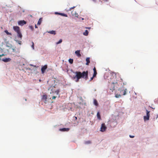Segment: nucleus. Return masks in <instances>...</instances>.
Wrapping results in <instances>:
<instances>
[{
	"label": "nucleus",
	"instance_id": "1",
	"mask_svg": "<svg viewBox=\"0 0 158 158\" xmlns=\"http://www.w3.org/2000/svg\"><path fill=\"white\" fill-rule=\"evenodd\" d=\"M73 73L75 75L73 77L72 79L74 80L75 79L76 82H78L79 79L81 78L85 79L86 80L88 79V71H84L82 73L79 71H76Z\"/></svg>",
	"mask_w": 158,
	"mask_h": 158
},
{
	"label": "nucleus",
	"instance_id": "2",
	"mask_svg": "<svg viewBox=\"0 0 158 158\" xmlns=\"http://www.w3.org/2000/svg\"><path fill=\"white\" fill-rule=\"evenodd\" d=\"M121 81H116L112 83L111 84L110 89L112 91L114 90L115 88H118L119 85L123 82V80L121 79Z\"/></svg>",
	"mask_w": 158,
	"mask_h": 158
},
{
	"label": "nucleus",
	"instance_id": "3",
	"mask_svg": "<svg viewBox=\"0 0 158 158\" xmlns=\"http://www.w3.org/2000/svg\"><path fill=\"white\" fill-rule=\"evenodd\" d=\"M119 91L120 94H119L118 93H115V97L116 98H119L121 96V95H125L126 94L127 89H124L123 86L118 89Z\"/></svg>",
	"mask_w": 158,
	"mask_h": 158
},
{
	"label": "nucleus",
	"instance_id": "4",
	"mask_svg": "<svg viewBox=\"0 0 158 158\" xmlns=\"http://www.w3.org/2000/svg\"><path fill=\"white\" fill-rule=\"evenodd\" d=\"M60 92V90L59 89L56 90L53 88H52L50 94H56V95H59Z\"/></svg>",
	"mask_w": 158,
	"mask_h": 158
},
{
	"label": "nucleus",
	"instance_id": "5",
	"mask_svg": "<svg viewBox=\"0 0 158 158\" xmlns=\"http://www.w3.org/2000/svg\"><path fill=\"white\" fill-rule=\"evenodd\" d=\"M146 115L143 116V119L145 121H146L148 120L150 118V111L146 110Z\"/></svg>",
	"mask_w": 158,
	"mask_h": 158
},
{
	"label": "nucleus",
	"instance_id": "6",
	"mask_svg": "<svg viewBox=\"0 0 158 158\" xmlns=\"http://www.w3.org/2000/svg\"><path fill=\"white\" fill-rule=\"evenodd\" d=\"M106 129L107 127L106 126L105 124L104 123H102L101 124L100 128V131L102 132H104L106 131Z\"/></svg>",
	"mask_w": 158,
	"mask_h": 158
},
{
	"label": "nucleus",
	"instance_id": "7",
	"mask_svg": "<svg viewBox=\"0 0 158 158\" xmlns=\"http://www.w3.org/2000/svg\"><path fill=\"white\" fill-rule=\"evenodd\" d=\"M13 29L17 33H19L20 32V28L18 26H14L13 27Z\"/></svg>",
	"mask_w": 158,
	"mask_h": 158
},
{
	"label": "nucleus",
	"instance_id": "8",
	"mask_svg": "<svg viewBox=\"0 0 158 158\" xmlns=\"http://www.w3.org/2000/svg\"><path fill=\"white\" fill-rule=\"evenodd\" d=\"M27 23V22L24 20H20L18 22V24L20 26H22Z\"/></svg>",
	"mask_w": 158,
	"mask_h": 158
},
{
	"label": "nucleus",
	"instance_id": "9",
	"mask_svg": "<svg viewBox=\"0 0 158 158\" xmlns=\"http://www.w3.org/2000/svg\"><path fill=\"white\" fill-rule=\"evenodd\" d=\"M47 95L46 94H44L42 96V100L44 101L45 103L47 102Z\"/></svg>",
	"mask_w": 158,
	"mask_h": 158
},
{
	"label": "nucleus",
	"instance_id": "10",
	"mask_svg": "<svg viewBox=\"0 0 158 158\" xmlns=\"http://www.w3.org/2000/svg\"><path fill=\"white\" fill-rule=\"evenodd\" d=\"M47 68V66L46 65L42 67L41 70L42 73H44L45 72V71Z\"/></svg>",
	"mask_w": 158,
	"mask_h": 158
},
{
	"label": "nucleus",
	"instance_id": "11",
	"mask_svg": "<svg viewBox=\"0 0 158 158\" xmlns=\"http://www.w3.org/2000/svg\"><path fill=\"white\" fill-rule=\"evenodd\" d=\"M17 34V37L19 38V40H21L22 38V35L21 32L18 33Z\"/></svg>",
	"mask_w": 158,
	"mask_h": 158
},
{
	"label": "nucleus",
	"instance_id": "12",
	"mask_svg": "<svg viewBox=\"0 0 158 158\" xmlns=\"http://www.w3.org/2000/svg\"><path fill=\"white\" fill-rule=\"evenodd\" d=\"M11 60V59L10 58H5V59H3L2 60L5 62H7L10 61Z\"/></svg>",
	"mask_w": 158,
	"mask_h": 158
},
{
	"label": "nucleus",
	"instance_id": "13",
	"mask_svg": "<svg viewBox=\"0 0 158 158\" xmlns=\"http://www.w3.org/2000/svg\"><path fill=\"white\" fill-rule=\"evenodd\" d=\"M80 50H78L75 52V53L78 57H80L81 56V55L80 53Z\"/></svg>",
	"mask_w": 158,
	"mask_h": 158
},
{
	"label": "nucleus",
	"instance_id": "14",
	"mask_svg": "<svg viewBox=\"0 0 158 158\" xmlns=\"http://www.w3.org/2000/svg\"><path fill=\"white\" fill-rule=\"evenodd\" d=\"M69 129L68 128H63L60 129V131H67L69 130Z\"/></svg>",
	"mask_w": 158,
	"mask_h": 158
},
{
	"label": "nucleus",
	"instance_id": "15",
	"mask_svg": "<svg viewBox=\"0 0 158 158\" xmlns=\"http://www.w3.org/2000/svg\"><path fill=\"white\" fill-rule=\"evenodd\" d=\"M89 57H87L86 59V64L87 65H88L89 63H90V60H89Z\"/></svg>",
	"mask_w": 158,
	"mask_h": 158
},
{
	"label": "nucleus",
	"instance_id": "16",
	"mask_svg": "<svg viewBox=\"0 0 158 158\" xmlns=\"http://www.w3.org/2000/svg\"><path fill=\"white\" fill-rule=\"evenodd\" d=\"M94 104L96 106H98V103L97 100L96 99H94Z\"/></svg>",
	"mask_w": 158,
	"mask_h": 158
},
{
	"label": "nucleus",
	"instance_id": "17",
	"mask_svg": "<svg viewBox=\"0 0 158 158\" xmlns=\"http://www.w3.org/2000/svg\"><path fill=\"white\" fill-rule=\"evenodd\" d=\"M48 33L52 34H56V31H48Z\"/></svg>",
	"mask_w": 158,
	"mask_h": 158
},
{
	"label": "nucleus",
	"instance_id": "18",
	"mask_svg": "<svg viewBox=\"0 0 158 158\" xmlns=\"http://www.w3.org/2000/svg\"><path fill=\"white\" fill-rule=\"evenodd\" d=\"M42 18H40L39 19V20H38V22L37 25H40L41 24V23L42 22Z\"/></svg>",
	"mask_w": 158,
	"mask_h": 158
},
{
	"label": "nucleus",
	"instance_id": "19",
	"mask_svg": "<svg viewBox=\"0 0 158 158\" xmlns=\"http://www.w3.org/2000/svg\"><path fill=\"white\" fill-rule=\"evenodd\" d=\"M15 41L17 42L19 44H21V43L22 42L21 41L18 40L16 37L15 38Z\"/></svg>",
	"mask_w": 158,
	"mask_h": 158
},
{
	"label": "nucleus",
	"instance_id": "20",
	"mask_svg": "<svg viewBox=\"0 0 158 158\" xmlns=\"http://www.w3.org/2000/svg\"><path fill=\"white\" fill-rule=\"evenodd\" d=\"M71 13H72V15H73V16H75L76 17H77V16L78 15H77V14H76V12H74L73 13V11L72 12H71Z\"/></svg>",
	"mask_w": 158,
	"mask_h": 158
},
{
	"label": "nucleus",
	"instance_id": "21",
	"mask_svg": "<svg viewBox=\"0 0 158 158\" xmlns=\"http://www.w3.org/2000/svg\"><path fill=\"white\" fill-rule=\"evenodd\" d=\"M97 117L98 119L99 120L101 119V116L99 112H98L97 113Z\"/></svg>",
	"mask_w": 158,
	"mask_h": 158
},
{
	"label": "nucleus",
	"instance_id": "22",
	"mask_svg": "<svg viewBox=\"0 0 158 158\" xmlns=\"http://www.w3.org/2000/svg\"><path fill=\"white\" fill-rule=\"evenodd\" d=\"M88 31L87 30H86L83 33V35H85L87 36L88 35Z\"/></svg>",
	"mask_w": 158,
	"mask_h": 158
},
{
	"label": "nucleus",
	"instance_id": "23",
	"mask_svg": "<svg viewBox=\"0 0 158 158\" xmlns=\"http://www.w3.org/2000/svg\"><path fill=\"white\" fill-rule=\"evenodd\" d=\"M91 143V141L90 140L87 141L85 142V143L86 144H90Z\"/></svg>",
	"mask_w": 158,
	"mask_h": 158
},
{
	"label": "nucleus",
	"instance_id": "24",
	"mask_svg": "<svg viewBox=\"0 0 158 158\" xmlns=\"http://www.w3.org/2000/svg\"><path fill=\"white\" fill-rule=\"evenodd\" d=\"M73 59H69V62L71 64L73 63Z\"/></svg>",
	"mask_w": 158,
	"mask_h": 158
},
{
	"label": "nucleus",
	"instance_id": "25",
	"mask_svg": "<svg viewBox=\"0 0 158 158\" xmlns=\"http://www.w3.org/2000/svg\"><path fill=\"white\" fill-rule=\"evenodd\" d=\"M5 32L6 33L7 35H11L12 34L11 33H10L7 30L5 31Z\"/></svg>",
	"mask_w": 158,
	"mask_h": 158
},
{
	"label": "nucleus",
	"instance_id": "26",
	"mask_svg": "<svg viewBox=\"0 0 158 158\" xmlns=\"http://www.w3.org/2000/svg\"><path fill=\"white\" fill-rule=\"evenodd\" d=\"M61 15L65 17H67L68 16L66 14H65L63 13H61Z\"/></svg>",
	"mask_w": 158,
	"mask_h": 158
},
{
	"label": "nucleus",
	"instance_id": "27",
	"mask_svg": "<svg viewBox=\"0 0 158 158\" xmlns=\"http://www.w3.org/2000/svg\"><path fill=\"white\" fill-rule=\"evenodd\" d=\"M62 41V40L61 39H60L59 41L56 43V44H59L60 43H61Z\"/></svg>",
	"mask_w": 158,
	"mask_h": 158
},
{
	"label": "nucleus",
	"instance_id": "28",
	"mask_svg": "<svg viewBox=\"0 0 158 158\" xmlns=\"http://www.w3.org/2000/svg\"><path fill=\"white\" fill-rule=\"evenodd\" d=\"M109 1V0H102V3H105L106 2H108Z\"/></svg>",
	"mask_w": 158,
	"mask_h": 158
},
{
	"label": "nucleus",
	"instance_id": "29",
	"mask_svg": "<svg viewBox=\"0 0 158 158\" xmlns=\"http://www.w3.org/2000/svg\"><path fill=\"white\" fill-rule=\"evenodd\" d=\"M97 74V72H95H95H94L93 75V77H95L96 76Z\"/></svg>",
	"mask_w": 158,
	"mask_h": 158
},
{
	"label": "nucleus",
	"instance_id": "30",
	"mask_svg": "<svg viewBox=\"0 0 158 158\" xmlns=\"http://www.w3.org/2000/svg\"><path fill=\"white\" fill-rule=\"evenodd\" d=\"M32 45H31V47L33 48V49H34V44L33 42H32Z\"/></svg>",
	"mask_w": 158,
	"mask_h": 158
},
{
	"label": "nucleus",
	"instance_id": "31",
	"mask_svg": "<svg viewBox=\"0 0 158 158\" xmlns=\"http://www.w3.org/2000/svg\"><path fill=\"white\" fill-rule=\"evenodd\" d=\"M29 27L32 30H33V27L32 26H29Z\"/></svg>",
	"mask_w": 158,
	"mask_h": 158
},
{
	"label": "nucleus",
	"instance_id": "32",
	"mask_svg": "<svg viewBox=\"0 0 158 158\" xmlns=\"http://www.w3.org/2000/svg\"><path fill=\"white\" fill-rule=\"evenodd\" d=\"M75 7V6H73L70 8L69 9V10H71L72 9H74Z\"/></svg>",
	"mask_w": 158,
	"mask_h": 158
},
{
	"label": "nucleus",
	"instance_id": "33",
	"mask_svg": "<svg viewBox=\"0 0 158 158\" xmlns=\"http://www.w3.org/2000/svg\"><path fill=\"white\" fill-rule=\"evenodd\" d=\"M56 98V96H53L52 97V99H54Z\"/></svg>",
	"mask_w": 158,
	"mask_h": 158
},
{
	"label": "nucleus",
	"instance_id": "34",
	"mask_svg": "<svg viewBox=\"0 0 158 158\" xmlns=\"http://www.w3.org/2000/svg\"><path fill=\"white\" fill-rule=\"evenodd\" d=\"M61 13H60L57 12H55V14L60 15H61Z\"/></svg>",
	"mask_w": 158,
	"mask_h": 158
},
{
	"label": "nucleus",
	"instance_id": "35",
	"mask_svg": "<svg viewBox=\"0 0 158 158\" xmlns=\"http://www.w3.org/2000/svg\"><path fill=\"white\" fill-rule=\"evenodd\" d=\"M94 77H93H93H92L90 78V80H89V81H92L93 80V78H94Z\"/></svg>",
	"mask_w": 158,
	"mask_h": 158
},
{
	"label": "nucleus",
	"instance_id": "36",
	"mask_svg": "<svg viewBox=\"0 0 158 158\" xmlns=\"http://www.w3.org/2000/svg\"><path fill=\"white\" fill-rule=\"evenodd\" d=\"M93 70H94V72H95H95H97V71H96V69L95 67H94V68L93 69Z\"/></svg>",
	"mask_w": 158,
	"mask_h": 158
},
{
	"label": "nucleus",
	"instance_id": "37",
	"mask_svg": "<svg viewBox=\"0 0 158 158\" xmlns=\"http://www.w3.org/2000/svg\"><path fill=\"white\" fill-rule=\"evenodd\" d=\"M129 136L131 138H133L134 137V136H132L131 135H130Z\"/></svg>",
	"mask_w": 158,
	"mask_h": 158
},
{
	"label": "nucleus",
	"instance_id": "38",
	"mask_svg": "<svg viewBox=\"0 0 158 158\" xmlns=\"http://www.w3.org/2000/svg\"><path fill=\"white\" fill-rule=\"evenodd\" d=\"M123 85H126L127 84V83L126 82H123Z\"/></svg>",
	"mask_w": 158,
	"mask_h": 158
},
{
	"label": "nucleus",
	"instance_id": "39",
	"mask_svg": "<svg viewBox=\"0 0 158 158\" xmlns=\"http://www.w3.org/2000/svg\"><path fill=\"white\" fill-rule=\"evenodd\" d=\"M35 28H37V26L36 25H35Z\"/></svg>",
	"mask_w": 158,
	"mask_h": 158
},
{
	"label": "nucleus",
	"instance_id": "40",
	"mask_svg": "<svg viewBox=\"0 0 158 158\" xmlns=\"http://www.w3.org/2000/svg\"><path fill=\"white\" fill-rule=\"evenodd\" d=\"M75 118L76 119H77V117H75Z\"/></svg>",
	"mask_w": 158,
	"mask_h": 158
},
{
	"label": "nucleus",
	"instance_id": "41",
	"mask_svg": "<svg viewBox=\"0 0 158 158\" xmlns=\"http://www.w3.org/2000/svg\"><path fill=\"white\" fill-rule=\"evenodd\" d=\"M94 2H96V0H92Z\"/></svg>",
	"mask_w": 158,
	"mask_h": 158
},
{
	"label": "nucleus",
	"instance_id": "42",
	"mask_svg": "<svg viewBox=\"0 0 158 158\" xmlns=\"http://www.w3.org/2000/svg\"><path fill=\"white\" fill-rule=\"evenodd\" d=\"M2 55V56H4V54H2V55Z\"/></svg>",
	"mask_w": 158,
	"mask_h": 158
},
{
	"label": "nucleus",
	"instance_id": "43",
	"mask_svg": "<svg viewBox=\"0 0 158 158\" xmlns=\"http://www.w3.org/2000/svg\"><path fill=\"white\" fill-rule=\"evenodd\" d=\"M39 81H41V80L40 79V80H39Z\"/></svg>",
	"mask_w": 158,
	"mask_h": 158
}]
</instances>
